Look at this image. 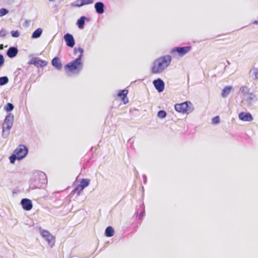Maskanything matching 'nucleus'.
<instances>
[{"instance_id":"obj_26","label":"nucleus","mask_w":258,"mask_h":258,"mask_svg":"<svg viewBox=\"0 0 258 258\" xmlns=\"http://www.w3.org/2000/svg\"><path fill=\"white\" fill-rule=\"evenodd\" d=\"M14 108V105L11 103H8L4 106L5 111L10 113V112L12 111Z\"/></svg>"},{"instance_id":"obj_28","label":"nucleus","mask_w":258,"mask_h":258,"mask_svg":"<svg viewBox=\"0 0 258 258\" xmlns=\"http://www.w3.org/2000/svg\"><path fill=\"white\" fill-rule=\"evenodd\" d=\"M9 82V78L7 76L0 77V86H4Z\"/></svg>"},{"instance_id":"obj_41","label":"nucleus","mask_w":258,"mask_h":258,"mask_svg":"<svg viewBox=\"0 0 258 258\" xmlns=\"http://www.w3.org/2000/svg\"><path fill=\"white\" fill-rule=\"evenodd\" d=\"M9 48L13 49V48H15V47H10Z\"/></svg>"},{"instance_id":"obj_7","label":"nucleus","mask_w":258,"mask_h":258,"mask_svg":"<svg viewBox=\"0 0 258 258\" xmlns=\"http://www.w3.org/2000/svg\"><path fill=\"white\" fill-rule=\"evenodd\" d=\"M40 234L50 247L54 246L55 237L48 231L40 228Z\"/></svg>"},{"instance_id":"obj_17","label":"nucleus","mask_w":258,"mask_h":258,"mask_svg":"<svg viewBox=\"0 0 258 258\" xmlns=\"http://www.w3.org/2000/svg\"><path fill=\"white\" fill-rule=\"evenodd\" d=\"M85 20L88 21H89V19L87 18L84 16H82L77 21V24L80 29H83L84 27V24Z\"/></svg>"},{"instance_id":"obj_25","label":"nucleus","mask_w":258,"mask_h":258,"mask_svg":"<svg viewBox=\"0 0 258 258\" xmlns=\"http://www.w3.org/2000/svg\"><path fill=\"white\" fill-rule=\"evenodd\" d=\"M47 64V62L46 61L37 59L35 66L36 67L43 68V67L46 66Z\"/></svg>"},{"instance_id":"obj_40","label":"nucleus","mask_w":258,"mask_h":258,"mask_svg":"<svg viewBox=\"0 0 258 258\" xmlns=\"http://www.w3.org/2000/svg\"><path fill=\"white\" fill-rule=\"evenodd\" d=\"M3 47H4V46L3 44L0 45V49L3 48Z\"/></svg>"},{"instance_id":"obj_12","label":"nucleus","mask_w":258,"mask_h":258,"mask_svg":"<svg viewBox=\"0 0 258 258\" xmlns=\"http://www.w3.org/2000/svg\"><path fill=\"white\" fill-rule=\"evenodd\" d=\"M239 118L244 121H251L253 120V117L249 112H241L238 115Z\"/></svg>"},{"instance_id":"obj_10","label":"nucleus","mask_w":258,"mask_h":258,"mask_svg":"<svg viewBox=\"0 0 258 258\" xmlns=\"http://www.w3.org/2000/svg\"><path fill=\"white\" fill-rule=\"evenodd\" d=\"M153 84L154 87L158 92L160 93L163 91L165 87V83L161 79L158 78L154 80L153 81Z\"/></svg>"},{"instance_id":"obj_3","label":"nucleus","mask_w":258,"mask_h":258,"mask_svg":"<svg viewBox=\"0 0 258 258\" xmlns=\"http://www.w3.org/2000/svg\"><path fill=\"white\" fill-rule=\"evenodd\" d=\"M46 182V176L44 172H34L29 181V188L32 189L40 188Z\"/></svg>"},{"instance_id":"obj_5","label":"nucleus","mask_w":258,"mask_h":258,"mask_svg":"<svg viewBox=\"0 0 258 258\" xmlns=\"http://www.w3.org/2000/svg\"><path fill=\"white\" fill-rule=\"evenodd\" d=\"M14 116L12 113H9L6 116L3 124L2 136L7 138L10 134V131L13 126Z\"/></svg>"},{"instance_id":"obj_4","label":"nucleus","mask_w":258,"mask_h":258,"mask_svg":"<svg viewBox=\"0 0 258 258\" xmlns=\"http://www.w3.org/2000/svg\"><path fill=\"white\" fill-rule=\"evenodd\" d=\"M28 153V149L23 145H19L9 157L11 163L14 164L16 160H21L25 158Z\"/></svg>"},{"instance_id":"obj_36","label":"nucleus","mask_w":258,"mask_h":258,"mask_svg":"<svg viewBox=\"0 0 258 258\" xmlns=\"http://www.w3.org/2000/svg\"><path fill=\"white\" fill-rule=\"evenodd\" d=\"M145 214V210L144 209L142 211H141L140 213L139 218V219H141L142 217L144 216Z\"/></svg>"},{"instance_id":"obj_8","label":"nucleus","mask_w":258,"mask_h":258,"mask_svg":"<svg viewBox=\"0 0 258 258\" xmlns=\"http://www.w3.org/2000/svg\"><path fill=\"white\" fill-rule=\"evenodd\" d=\"M189 104H191L189 101H185L181 103H177L174 105V108L176 111L181 113H187L189 111Z\"/></svg>"},{"instance_id":"obj_33","label":"nucleus","mask_w":258,"mask_h":258,"mask_svg":"<svg viewBox=\"0 0 258 258\" xmlns=\"http://www.w3.org/2000/svg\"><path fill=\"white\" fill-rule=\"evenodd\" d=\"M37 59L38 58H37L36 57L33 58L30 61H28V64H34V66H35Z\"/></svg>"},{"instance_id":"obj_39","label":"nucleus","mask_w":258,"mask_h":258,"mask_svg":"<svg viewBox=\"0 0 258 258\" xmlns=\"http://www.w3.org/2000/svg\"><path fill=\"white\" fill-rule=\"evenodd\" d=\"M175 48H190V46H186V47H176Z\"/></svg>"},{"instance_id":"obj_23","label":"nucleus","mask_w":258,"mask_h":258,"mask_svg":"<svg viewBox=\"0 0 258 258\" xmlns=\"http://www.w3.org/2000/svg\"><path fill=\"white\" fill-rule=\"evenodd\" d=\"M90 182L89 179L83 178L80 180L79 185L84 189L89 185Z\"/></svg>"},{"instance_id":"obj_9","label":"nucleus","mask_w":258,"mask_h":258,"mask_svg":"<svg viewBox=\"0 0 258 258\" xmlns=\"http://www.w3.org/2000/svg\"><path fill=\"white\" fill-rule=\"evenodd\" d=\"M190 49H171L170 52L173 57L179 59L187 54Z\"/></svg>"},{"instance_id":"obj_34","label":"nucleus","mask_w":258,"mask_h":258,"mask_svg":"<svg viewBox=\"0 0 258 258\" xmlns=\"http://www.w3.org/2000/svg\"><path fill=\"white\" fill-rule=\"evenodd\" d=\"M5 62V58L4 56L0 54V68L2 67Z\"/></svg>"},{"instance_id":"obj_11","label":"nucleus","mask_w":258,"mask_h":258,"mask_svg":"<svg viewBox=\"0 0 258 258\" xmlns=\"http://www.w3.org/2000/svg\"><path fill=\"white\" fill-rule=\"evenodd\" d=\"M21 205L25 211H30L33 208V204L30 199L24 198L21 200Z\"/></svg>"},{"instance_id":"obj_16","label":"nucleus","mask_w":258,"mask_h":258,"mask_svg":"<svg viewBox=\"0 0 258 258\" xmlns=\"http://www.w3.org/2000/svg\"><path fill=\"white\" fill-rule=\"evenodd\" d=\"M104 4L102 2H97L95 5L96 11L98 14H102L104 12Z\"/></svg>"},{"instance_id":"obj_38","label":"nucleus","mask_w":258,"mask_h":258,"mask_svg":"<svg viewBox=\"0 0 258 258\" xmlns=\"http://www.w3.org/2000/svg\"><path fill=\"white\" fill-rule=\"evenodd\" d=\"M134 171L135 172V175H136V177H138L139 176V172L136 170V168H134Z\"/></svg>"},{"instance_id":"obj_19","label":"nucleus","mask_w":258,"mask_h":258,"mask_svg":"<svg viewBox=\"0 0 258 258\" xmlns=\"http://www.w3.org/2000/svg\"><path fill=\"white\" fill-rule=\"evenodd\" d=\"M114 233V230L112 226H109L107 227L105 230V235L106 237H112Z\"/></svg>"},{"instance_id":"obj_6","label":"nucleus","mask_w":258,"mask_h":258,"mask_svg":"<svg viewBox=\"0 0 258 258\" xmlns=\"http://www.w3.org/2000/svg\"><path fill=\"white\" fill-rule=\"evenodd\" d=\"M258 100L256 95L254 93L250 92V93L242 97L241 103L242 106L246 107H251L253 106V104Z\"/></svg>"},{"instance_id":"obj_14","label":"nucleus","mask_w":258,"mask_h":258,"mask_svg":"<svg viewBox=\"0 0 258 258\" xmlns=\"http://www.w3.org/2000/svg\"><path fill=\"white\" fill-rule=\"evenodd\" d=\"M51 64L57 70H60L62 69V64L57 56H55L52 59Z\"/></svg>"},{"instance_id":"obj_20","label":"nucleus","mask_w":258,"mask_h":258,"mask_svg":"<svg viewBox=\"0 0 258 258\" xmlns=\"http://www.w3.org/2000/svg\"><path fill=\"white\" fill-rule=\"evenodd\" d=\"M18 53V49H7V55L10 58H14Z\"/></svg>"},{"instance_id":"obj_13","label":"nucleus","mask_w":258,"mask_h":258,"mask_svg":"<svg viewBox=\"0 0 258 258\" xmlns=\"http://www.w3.org/2000/svg\"><path fill=\"white\" fill-rule=\"evenodd\" d=\"M64 39L67 45L70 47H73L75 45V40L73 36L70 34H67L64 36Z\"/></svg>"},{"instance_id":"obj_15","label":"nucleus","mask_w":258,"mask_h":258,"mask_svg":"<svg viewBox=\"0 0 258 258\" xmlns=\"http://www.w3.org/2000/svg\"><path fill=\"white\" fill-rule=\"evenodd\" d=\"M233 89L231 86H226L222 90L221 96L223 98L227 97Z\"/></svg>"},{"instance_id":"obj_35","label":"nucleus","mask_w":258,"mask_h":258,"mask_svg":"<svg viewBox=\"0 0 258 258\" xmlns=\"http://www.w3.org/2000/svg\"><path fill=\"white\" fill-rule=\"evenodd\" d=\"M12 35L13 37H17L19 36V33L18 31H13L12 32Z\"/></svg>"},{"instance_id":"obj_29","label":"nucleus","mask_w":258,"mask_h":258,"mask_svg":"<svg viewBox=\"0 0 258 258\" xmlns=\"http://www.w3.org/2000/svg\"><path fill=\"white\" fill-rule=\"evenodd\" d=\"M167 115V113L165 110H161L158 112L157 116L161 119L164 118Z\"/></svg>"},{"instance_id":"obj_37","label":"nucleus","mask_w":258,"mask_h":258,"mask_svg":"<svg viewBox=\"0 0 258 258\" xmlns=\"http://www.w3.org/2000/svg\"><path fill=\"white\" fill-rule=\"evenodd\" d=\"M143 182H144V184H146L147 183V176L146 175L144 174L143 175Z\"/></svg>"},{"instance_id":"obj_1","label":"nucleus","mask_w":258,"mask_h":258,"mask_svg":"<svg viewBox=\"0 0 258 258\" xmlns=\"http://www.w3.org/2000/svg\"><path fill=\"white\" fill-rule=\"evenodd\" d=\"M172 57L170 55H165L155 59L152 64L151 73L153 74L162 73L170 64Z\"/></svg>"},{"instance_id":"obj_24","label":"nucleus","mask_w":258,"mask_h":258,"mask_svg":"<svg viewBox=\"0 0 258 258\" xmlns=\"http://www.w3.org/2000/svg\"><path fill=\"white\" fill-rule=\"evenodd\" d=\"M239 90L242 94V97L250 93L249 92V89L245 86L241 87Z\"/></svg>"},{"instance_id":"obj_30","label":"nucleus","mask_w":258,"mask_h":258,"mask_svg":"<svg viewBox=\"0 0 258 258\" xmlns=\"http://www.w3.org/2000/svg\"><path fill=\"white\" fill-rule=\"evenodd\" d=\"M84 188H83L82 187H81L79 184L77 186L75 189L74 191L75 192H77L78 195H79L81 192L83 190Z\"/></svg>"},{"instance_id":"obj_18","label":"nucleus","mask_w":258,"mask_h":258,"mask_svg":"<svg viewBox=\"0 0 258 258\" xmlns=\"http://www.w3.org/2000/svg\"><path fill=\"white\" fill-rule=\"evenodd\" d=\"M249 75L254 80L258 79V68L253 67L249 71Z\"/></svg>"},{"instance_id":"obj_2","label":"nucleus","mask_w":258,"mask_h":258,"mask_svg":"<svg viewBox=\"0 0 258 258\" xmlns=\"http://www.w3.org/2000/svg\"><path fill=\"white\" fill-rule=\"evenodd\" d=\"M83 52L84 49H74V54L79 53V54L76 59L68 63L64 66L66 72L78 74L82 70L83 63L82 61V57Z\"/></svg>"},{"instance_id":"obj_27","label":"nucleus","mask_w":258,"mask_h":258,"mask_svg":"<svg viewBox=\"0 0 258 258\" xmlns=\"http://www.w3.org/2000/svg\"><path fill=\"white\" fill-rule=\"evenodd\" d=\"M42 32V30L41 28H38L33 33L32 37L33 38H38L41 35Z\"/></svg>"},{"instance_id":"obj_21","label":"nucleus","mask_w":258,"mask_h":258,"mask_svg":"<svg viewBox=\"0 0 258 258\" xmlns=\"http://www.w3.org/2000/svg\"><path fill=\"white\" fill-rule=\"evenodd\" d=\"M94 0H78L76 2L77 6L81 7L85 5H89L93 3Z\"/></svg>"},{"instance_id":"obj_22","label":"nucleus","mask_w":258,"mask_h":258,"mask_svg":"<svg viewBox=\"0 0 258 258\" xmlns=\"http://www.w3.org/2000/svg\"><path fill=\"white\" fill-rule=\"evenodd\" d=\"M128 93V91L126 89H123L120 90L117 93V96L122 99L124 101V103L126 102L124 101L125 98L126 97L127 94Z\"/></svg>"},{"instance_id":"obj_32","label":"nucleus","mask_w":258,"mask_h":258,"mask_svg":"<svg viewBox=\"0 0 258 258\" xmlns=\"http://www.w3.org/2000/svg\"><path fill=\"white\" fill-rule=\"evenodd\" d=\"M212 123L213 124H217L220 122V117L218 116H215L212 118Z\"/></svg>"},{"instance_id":"obj_31","label":"nucleus","mask_w":258,"mask_h":258,"mask_svg":"<svg viewBox=\"0 0 258 258\" xmlns=\"http://www.w3.org/2000/svg\"><path fill=\"white\" fill-rule=\"evenodd\" d=\"M9 11L4 8L0 9V17H3L8 14Z\"/></svg>"}]
</instances>
